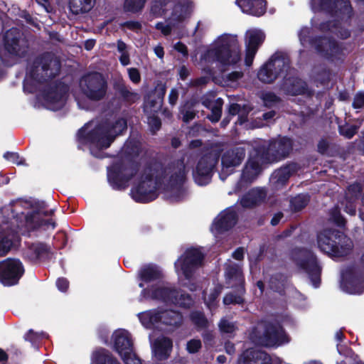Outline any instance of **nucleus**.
Masks as SVG:
<instances>
[{
    "label": "nucleus",
    "instance_id": "1",
    "mask_svg": "<svg viewBox=\"0 0 364 364\" xmlns=\"http://www.w3.org/2000/svg\"><path fill=\"white\" fill-rule=\"evenodd\" d=\"M188 171L183 160H178L165 170H149L131 190L132 198L138 203H148L156 199L161 188L172 201L182 200L187 194L184 184Z\"/></svg>",
    "mask_w": 364,
    "mask_h": 364
},
{
    "label": "nucleus",
    "instance_id": "2",
    "mask_svg": "<svg viewBox=\"0 0 364 364\" xmlns=\"http://www.w3.org/2000/svg\"><path fill=\"white\" fill-rule=\"evenodd\" d=\"M12 213L11 225H16L18 231L11 230L10 224L6 222L0 225V257L5 256L13 245L16 234L30 235L31 231L43 227L45 230H53L55 223L52 219H44L43 217L52 215L53 210L45 212L42 210L36 211L31 208L30 202L18 200L11 203Z\"/></svg>",
    "mask_w": 364,
    "mask_h": 364
},
{
    "label": "nucleus",
    "instance_id": "3",
    "mask_svg": "<svg viewBox=\"0 0 364 364\" xmlns=\"http://www.w3.org/2000/svg\"><path fill=\"white\" fill-rule=\"evenodd\" d=\"M311 10L319 14L311 19L314 28L321 32H331L341 38H347L350 32L342 26L351 16L352 8L348 0H311Z\"/></svg>",
    "mask_w": 364,
    "mask_h": 364
},
{
    "label": "nucleus",
    "instance_id": "4",
    "mask_svg": "<svg viewBox=\"0 0 364 364\" xmlns=\"http://www.w3.org/2000/svg\"><path fill=\"white\" fill-rule=\"evenodd\" d=\"M139 287L143 288L139 300H154L165 304H174L181 307H189L193 304L192 298L179 292L169 284L160 282L161 272L158 267L146 265L141 268L138 273Z\"/></svg>",
    "mask_w": 364,
    "mask_h": 364
},
{
    "label": "nucleus",
    "instance_id": "5",
    "mask_svg": "<svg viewBox=\"0 0 364 364\" xmlns=\"http://www.w3.org/2000/svg\"><path fill=\"white\" fill-rule=\"evenodd\" d=\"M124 118H114L101 123L91 121L77 133L80 144L87 145L91 154L97 158L103 157L101 151L110 146L115 138L127 129Z\"/></svg>",
    "mask_w": 364,
    "mask_h": 364
},
{
    "label": "nucleus",
    "instance_id": "6",
    "mask_svg": "<svg viewBox=\"0 0 364 364\" xmlns=\"http://www.w3.org/2000/svg\"><path fill=\"white\" fill-rule=\"evenodd\" d=\"M141 152V144L138 139H129L126 141L120 152L121 160L107 168V180L114 189L120 190L128 186L138 171L134 159Z\"/></svg>",
    "mask_w": 364,
    "mask_h": 364
},
{
    "label": "nucleus",
    "instance_id": "7",
    "mask_svg": "<svg viewBox=\"0 0 364 364\" xmlns=\"http://www.w3.org/2000/svg\"><path fill=\"white\" fill-rule=\"evenodd\" d=\"M240 60L236 36L223 34L218 37L201 57V64L215 63L221 67L234 65Z\"/></svg>",
    "mask_w": 364,
    "mask_h": 364
},
{
    "label": "nucleus",
    "instance_id": "8",
    "mask_svg": "<svg viewBox=\"0 0 364 364\" xmlns=\"http://www.w3.org/2000/svg\"><path fill=\"white\" fill-rule=\"evenodd\" d=\"M60 69V61L54 55L46 53L38 58L33 65L28 68L23 82L24 91L29 93L37 91L42 82L58 75Z\"/></svg>",
    "mask_w": 364,
    "mask_h": 364
},
{
    "label": "nucleus",
    "instance_id": "9",
    "mask_svg": "<svg viewBox=\"0 0 364 364\" xmlns=\"http://www.w3.org/2000/svg\"><path fill=\"white\" fill-rule=\"evenodd\" d=\"M310 33L311 28L306 26L299 31V38L303 47H314L322 57L331 62L343 61L346 53L341 44L326 37L314 40Z\"/></svg>",
    "mask_w": 364,
    "mask_h": 364
},
{
    "label": "nucleus",
    "instance_id": "10",
    "mask_svg": "<svg viewBox=\"0 0 364 364\" xmlns=\"http://www.w3.org/2000/svg\"><path fill=\"white\" fill-rule=\"evenodd\" d=\"M318 248L324 253L340 257L347 255L353 248L352 240L337 230H324L317 235Z\"/></svg>",
    "mask_w": 364,
    "mask_h": 364
},
{
    "label": "nucleus",
    "instance_id": "11",
    "mask_svg": "<svg viewBox=\"0 0 364 364\" xmlns=\"http://www.w3.org/2000/svg\"><path fill=\"white\" fill-rule=\"evenodd\" d=\"M27 44L22 33L16 28L8 30L3 39V46L0 48V58L5 65L11 66L15 63L17 57H21L26 51Z\"/></svg>",
    "mask_w": 364,
    "mask_h": 364
},
{
    "label": "nucleus",
    "instance_id": "12",
    "mask_svg": "<svg viewBox=\"0 0 364 364\" xmlns=\"http://www.w3.org/2000/svg\"><path fill=\"white\" fill-rule=\"evenodd\" d=\"M256 154L261 153L263 162L274 163L284 159L292 149L290 139L279 137L269 142L259 139L254 143Z\"/></svg>",
    "mask_w": 364,
    "mask_h": 364
},
{
    "label": "nucleus",
    "instance_id": "13",
    "mask_svg": "<svg viewBox=\"0 0 364 364\" xmlns=\"http://www.w3.org/2000/svg\"><path fill=\"white\" fill-rule=\"evenodd\" d=\"M138 318L146 328L162 329V326H176L182 322V315L171 309H151L138 314Z\"/></svg>",
    "mask_w": 364,
    "mask_h": 364
},
{
    "label": "nucleus",
    "instance_id": "14",
    "mask_svg": "<svg viewBox=\"0 0 364 364\" xmlns=\"http://www.w3.org/2000/svg\"><path fill=\"white\" fill-rule=\"evenodd\" d=\"M204 254L199 248H189L175 262V269L180 280L194 279L203 266Z\"/></svg>",
    "mask_w": 364,
    "mask_h": 364
},
{
    "label": "nucleus",
    "instance_id": "15",
    "mask_svg": "<svg viewBox=\"0 0 364 364\" xmlns=\"http://www.w3.org/2000/svg\"><path fill=\"white\" fill-rule=\"evenodd\" d=\"M254 341L265 346H279L289 342L288 336L279 323L261 322L251 336Z\"/></svg>",
    "mask_w": 364,
    "mask_h": 364
},
{
    "label": "nucleus",
    "instance_id": "16",
    "mask_svg": "<svg viewBox=\"0 0 364 364\" xmlns=\"http://www.w3.org/2000/svg\"><path fill=\"white\" fill-rule=\"evenodd\" d=\"M291 257L296 265L309 275L312 285L317 288L320 284L321 268L314 253L306 249H295L291 252Z\"/></svg>",
    "mask_w": 364,
    "mask_h": 364
},
{
    "label": "nucleus",
    "instance_id": "17",
    "mask_svg": "<svg viewBox=\"0 0 364 364\" xmlns=\"http://www.w3.org/2000/svg\"><path fill=\"white\" fill-rule=\"evenodd\" d=\"M82 93L90 100H102L107 92V82L102 74L90 73L84 75L80 80Z\"/></svg>",
    "mask_w": 364,
    "mask_h": 364
},
{
    "label": "nucleus",
    "instance_id": "18",
    "mask_svg": "<svg viewBox=\"0 0 364 364\" xmlns=\"http://www.w3.org/2000/svg\"><path fill=\"white\" fill-rule=\"evenodd\" d=\"M289 70V60L281 55H273L265 63L257 73L258 79L264 83H271L279 75L284 76V73Z\"/></svg>",
    "mask_w": 364,
    "mask_h": 364
},
{
    "label": "nucleus",
    "instance_id": "19",
    "mask_svg": "<svg viewBox=\"0 0 364 364\" xmlns=\"http://www.w3.org/2000/svg\"><path fill=\"white\" fill-rule=\"evenodd\" d=\"M114 350L125 364H141V360L133 350L130 334L124 329H118L112 334Z\"/></svg>",
    "mask_w": 364,
    "mask_h": 364
},
{
    "label": "nucleus",
    "instance_id": "20",
    "mask_svg": "<svg viewBox=\"0 0 364 364\" xmlns=\"http://www.w3.org/2000/svg\"><path fill=\"white\" fill-rule=\"evenodd\" d=\"M67 87L61 84L49 85L38 95V100L50 110L61 109L66 101Z\"/></svg>",
    "mask_w": 364,
    "mask_h": 364
},
{
    "label": "nucleus",
    "instance_id": "21",
    "mask_svg": "<svg viewBox=\"0 0 364 364\" xmlns=\"http://www.w3.org/2000/svg\"><path fill=\"white\" fill-rule=\"evenodd\" d=\"M225 278L227 283L230 287H236L237 294H227L223 299L225 305L231 304H241L243 302V294L245 293L244 277L240 267L236 264L229 266L225 269Z\"/></svg>",
    "mask_w": 364,
    "mask_h": 364
},
{
    "label": "nucleus",
    "instance_id": "22",
    "mask_svg": "<svg viewBox=\"0 0 364 364\" xmlns=\"http://www.w3.org/2000/svg\"><path fill=\"white\" fill-rule=\"evenodd\" d=\"M23 272L24 269L19 259L9 258L0 262V282L5 286L16 284Z\"/></svg>",
    "mask_w": 364,
    "mask_h": 364
},
{
    "label": "nucleus",
    "instance_id": "23",
    "mask_svg": "<svg viewBox=\"0 0 364 364\" xmlns=\"http://www.w3.org/2000/svg\"><path fill=\"white\" fill-rule=\"evenodd\" d=\"M267 162L261 160V153L256 154L255 146L253 145V150L250 154V158L242 171L241 179L236 186L235 192L242 189L243 183H252L262 172V166Z\"/></svg>",
    "mask_w": 364,
    "mask_h": 364
},
{
    "label": "nucleus",
    "instance_id": "24",
    "mask_svg": "<svg viewBox=\"0 0 364 364\" xmlns=\"http://www.w3.org/2000/svg\"><path fill=\"white\" fill-rule=\"evenodd\" d=\"M245 156V150L242 147H235L225 151L222 156V170L220 173L221 180L224 181L227 176L234 172Z\"/></svg>",
    "mask_w": 364,
    "mask_h": 364
},
{
    "label": "nucleus",
    "instance_id": "25",
    "mask_svg": "<svg viewBox=\"0 0 364 364\" xmlns=\"http://www.w3.org/2000/svg\"><path fill=\"white\" fill-rule=\"evenodd\" d=\"M191 9V2L188 0H183V3L178 4L174 6L168 19V23H157L155 26L156 28L161 31L164 36L168 35L176 23L181 22L188 16Z\"/></svg>",
    "mask_w": 364,
    "mask_h": 364
},
{
    "label": "nucleus",
    "instance_id": "26",
    "mask_svg": "<svg viewBox=\"0 0 364 364\" xmlns=\"http://www.w3.org/2000/svg\"><path fill=\"white\" fill-rule=\"evenodd\" d=\"M217 162L215 156L208 154L203 156L193 172L195 182L199 186H205L211 180L212 171Z\"/></svg>",
    "mask_w": 364,
    "mask_h": 364
},
{
    "label": "nucleus",
    "instance_id": "27",
    "mask_svg": "<svg viewBox=\"0 0 364 364\" xmlns=\"http://www.w3.org/2000/svg\"><path fill=\"white\" fill-rule=\"evenodd\" d=\"M265 38L264 33L259 29H250L245 34V65L247 67L252 65L255 55L258 48L262 43Z\"/></svg>",
    "mask_w": 364,
    "mask_h": 364
},
{
    "label": "nucleus",
    "instance_id": "28",
    "mask_svg": "<svg viewBox=\"0 0 364 364\" xmlns=\"http://www.w3.org/2000/svg\"><path fill=\"white\" fill-rule=\"evenodd\" d=\"M293 70L289 68V72L284 73V81L281 89L287 94L291 95H310L311 91L304 81L292 75Z\"/></svg>",
    "mask_w": 364,
    "mask_h": 364
},
{
    "label": "nucleus",
    "instance_id": "29",
    "mask_svg": "<svg viewBox=\"0 0 364 364\" xmlns=\"http://www.w3.org/2000/svg\"><path fill=\"white\" fill-rule=\"evenodd\" d=\"M237 221L235 208L231 207L221 212L215 219L211 231L214 234L221 233L232 228Z\"/></svg>",
    "mask_w": 364,
    "mask_h": 364
},
{
    "label": "nucleus",
    "instance_id": "30",
    "mask_svg": "<svg viewBox=\"0 0 364 364\" xmlns=\"http://www.w3.org/2000/svg\"><path fill=\"white\" fill-rule=\"evenodd\" d=\"M341 288L343 291L348 294H362L364 292V279L360 275L349 271H345L342 273Z\"/></svg>",
    "mask_w": 364,
    "mask_h": 364
},
{
    "label": "nucleus",
    "instance_id": "31",
    "mask_svg": "<svg viewBox=\"0 0 364 364\" xmlns=\"http://www.w3.org/2000/svg\"><path fill=\"white\" fill-rule=\"evenodd\" d=\"M299 166L296 163L289 164L274 171L272 174L269 183L274 190L282 188L287 183L289 178L297 171Z\"/></svg>",
    "mask_w": 364,
    "mask_h": 364
},
{
    "label": "nucleus",
    "instance_id": "32",
    "mask_svg": "<svg viewBox=\"0 0 364 364\" xmlns=\"http://www.w3.org/2000/svg\"><path fill=\"white\" fill-rule=\"evenodd\" d=\"M154 336L153 333L149 335L153 355L159 360L166 359L171 351L172 341L168 338L161 336L152 342Z\"/></svg>",
    "mask_w": 364,
    "mask_h": 364
},
{
    "label": "nucleus",
    "instance_id": "33",
    "mask_svg": "<svg viewBox=\"0 0 364 364\" xmlns=\"http://www.w3.org/2000/svg\"><path fill=\"white\" fill-rule=\"evenodd\" d=\"M235 4L247 14L260 16L266 11L264 0H236Z\"/></svg>",
    "mask_w": 364,
    "mask_h": 364
},
{
    "label": "nucleus",
    "instance_id": "34",
    "mask_svg": "<svg viewBox=\"0 0 364 364\" xmlns=\"http://www.w3.org/2000/svg\"><path fill=\"white\" fill-rule=\"evenodd\" d=\"M202 100L203 105L211 111L208 119L213 122H218L222 114L223 100L221 98L215 99L213 95H209L204 97Z\"/></svg>",
    "mask_w": 364,
    "mask_h": 364
},
{
    "label": "nucleus",
    "instance_id": "35",
    "mask_svg": "<svg viewBox=\"0 0 364 364\" xmlns=\"http://www.w3.org/2000/svg\"><path fill=\"white\" fill-rule=\"evenodd\" d=\"M265 197L266 193L264 189L254 188L241 198L240 203L245 208H250L260 203Z\"/></svg>",
    "mask_w": 364,
    "mask_h": 364
},
{
    "label": "nucleus",
    "instance_id": "36",
    "mask_svg": "<svg viewBox=\"0 0 364 364\" xmlns=\"http://www.w3.org/2000/svg\"><path fill=\"white\" fill-rule=\"evenodd\" d=\"M95 1L96 0H68V8L73 14H85L94 8Z\"/></svg>",
    "mask_w": 364,
    "mask_h": 364
},
{
    "label": "nucleus",
    "instance_id": "37",
    "mask_svg": "<svg viewBox=\"0 0 364 364\" xmlns=\"http://www.w3.org/2000/svg\"><path fill=\"white\" fill-rule=\"evenodd\" d=\"M48 253V247L43 243H34L28 247L25 255L31 261L43 259Z\"/></svg>",
    "mask_w": 364,
    "mask_h": 364
},
{
    "label": "nucleus",
    "instance_id": "38",
    "mask_svg": "<svg viewBox=\"0 0 364 364\" xmlns=\"http://www.w3.org/2000/svg\"><path fill=\"white\" fill-rule=\"evenodd\" d=\"M92 364H120L110 353L105 349L95 351L92 356Z\"/></svg>",
    "mask_w": 364,
    "mask_h": 364
},
{
    "label": "nucleus",
    "instance_id": "39",
    "mask_svg": "<svg viewBox=\"0 0 364 364\" xmlns=\"http://www.w3.org/2000/svg\"><path fill=\"white\" fill-rule=\"evenodd\" d=\"M147 0H124V10L132 14L141 12Z\"/></svg>",
    "mask_w": 364,
    "mask_h": 364
},
{
    "label": "nucleus",
    "instance_id": "40",
    "mask_svg": "<svg viewBox=\"0 0 364 364\" xmlns=\"http://www.w3.org/2000/svg\"><path fill=\"white\" fill-rule=\"evenodd\" d=\"M287 282V278L284 275L277 274L270 279L269 286L274 291L282 293Z\"/></svg>",
    "mask_w": 364,
    "mask_h": 364
},
{
    "label": "nucleus",
    "instance_id": "41",
    "mask_svg": "<svg viewBox=\"0 0 364 364\" xmlns=\"http://www.w3.org/2000/svg\"><path fill=\"white\" fill-rule=\"evenodd\" d=\"M309 196L304 194H300L291 200V207L294 211H299L304 208L309 203Z\"/></svg>",
    "mask_w": 364,
    "mask_h": 364
},
{
    "label": "nucleus",
    "instance_id": "42",
    "mask_svg": "<svg viewBox=\"0 0 364 364\" xmlns=\"http://www.w3.org/2000/svg\"><path fill=\"white\" fill-rule=\"evenodd\" d=\"M170 0H154L151 7V13L154 17L161 16L165 11V6Z\"/></svg>",
    "mask_w": 364,
    "mask_h": 364
},
{
    "label": "nucleus",
    "instance_id": "43",
    "mask_svg": "<svg viewBox=\"0 0 364 364\" xmlns=\"http://www.w3.org/2000/svg\"><path fill=\"white\" fill-rule=\"evenodd\" d=\"M222 291V287L220 286H217L214 288V289L210 292L208 297L206 296V294L204 295V300L208 306V307L211 309L215 305V300L220 295Z\"/></svg>",
    "mask_w": 364,
    "mask_h": 364
},
{
    "label": "nucleus",
    "instance_id": "44",
    "mask_svg": "<svg viewBox=\"0 0 364 364\" xmlns=\"http://www.w3.org/2000/svg\"><path fill=\"white\" fill-rule=\"evenodd\" d=\"M218 327L221 333L228 334L234 333L237 329L235 324L225 318L220 320Z\"/></svg>",
    "mask_w": 364,
    "mask_h": 364
},
{
    "label": "nucleus",
    "instance_id": "45",
    "mask_svg": "<svg viewBox=\"0 0 364 364\" xmlns=\"http://www.w3.org/2000/svg\"><path fill=\"white\" fill-rule=\"evenodd\" d=\"M192 322L199 328H205L208 321L203 314L200 311H194L191 314Z\"/></svg>",
    "mask_w": 364,
    "mask_h": 364
},
{
    "label": "nucleus",
    "instance_id": "46",
    "mask_svg": "<svg viewBox=\"0 0 364 364\" xmlns=\"http://www.w3.org/2000/svg\"><path fill=\"white\" fill-rule=\"evenodd\" d=\"M242 77V73L240 71H233L223 76L224 86H232L239 79Z\"/></svg>",
    "mask_w": 364,
    "mask_h": 364
},
{
    "label": "nucleus",
    "instance_id": "47",
    "mask_svg": "<svg viewBox=\"0 0 364 364\" xmlns=\"http://www.w3.org/2000/svg\"><path fill=\"white\" fill-rule=\"evenodd\" d=\"M228 112L231 116L239 114L238 123L240 124H243L247 120L246 116H245L243 114H241L242 109L240 105L238 104L230 105L228 109Z\"/></svg>",
    "mask_w": 364,
    "mask_h": 364
},
{
    "label": "nucleus",
    "instance_id": "48",
    "mask_svg": "<svg viewBox=\"0 0 364 364\" xmlns=\"http://www.w3.org/2000/svg\"><path fill=\"white\" fill-rule=\"evenodd\" d=\"M330 220L339 227H343L345 225V220L341 215L340 211L337 207H335L331 210Z\"/></svg>",
    "mask_w": 364,
    "mask_h": 364
},
{
    "label": "nucleus",
    "instance_id": "49",
    "mask_svg": "<svg viewBox=\"0 0 364 364\" xmlns=\"http://www.w3.org/2000/svg\"><path fill=\"white\" fill-rule=\"evenodd\" d=\"M47 335L44 332H34L33 330H29L25 335V340L28 341L34 345L38 340L46 338Z\"/></svg>",
    "mask_w": 364,
    "mask_h": 364
},
{
    "label": "nucleus",
    "instance_id": "50",
    "mask_svg": "<svg viewBox=\"0 0 364 364\" xmlns=\"http://www.w3.org/2000/svg\"><path fill=\"white\" fill-rule=\"evenodd\" d=\"M361 192V186L359 183H353L348 186L346 197L350 200H355Z\"/></svg>",
    "mask_w": 364,
    "mask_h": 364
},
{
    "label": "nucleus",
    "instance_id": "51",
    "mask_svg": "<svg viewBox=\"0 0 364 364\" xmlns=\"http://www.w3.org/2000/svg\"><path fill=\"white\" fill-rule=\"evenodd\" d=\"M356 127L353 125L340 126V134L348 139L352 138L356 133Z\"/></svg>",
    "mask_w": 364,
    "mask_h": 364
},
{
    "label": "nucleus",
    "instance_id": "52",
    "mask_svg": "<svg viewBox=\"0 0 364 364\" xmlns=\"http://www.w3.org/2000/svg\"><path fill=\"white\" fill-rule=\"evenodd\" d=\"M201 348V341L198 339H192L187 343L186 350L189 353H195Z\"/></svg>",
    "mask_w": 364,
    "mask_h": 364
},
{
    "label": "nucleus",
    "instance_id": "53",
    "mask_svg": "<svg viewBox=\"0 0 364 364\" xmlns=\"http://www.w3.org/2000/svg\"><path fill=\"white\" fill-rule=\"evenodd\" d=\"M262 100L265 106L270 107L278 102L279 98L272 92H265L262 94Z\"/></svg>",
    "mask_w": 364,
    "mask_h": 364
},
{
    "label": "nucleus",
    "instance_id": "54",
    "mask_svg": "<svg viewBox=\"0 0 364 364\" xmlns=\"http://www.w3.org/2000/svg\"><path fill=\"white\" fill-rule=\"evenodd\" d=\"M127 72L129 77L133 83H139V82L141 81V75L138 69L135 68H128Z\"/></svg>",
    "mask_w": 364,
    "mask_h": 364
},
{
    "label": "nucleus",
    "instance_id": "55",
    "mask_svg": "<svg viewBox=\"0 0 364 364\" xmlns=\"http://www.w3.org/2000/svg\"><path fill=\"white\" fill-rule=\"evenodd\" d=\"M203 70L208 76H203V77L196 79L193 82L194 85L198 86V85L206 84L209 80V77L213 75V72L210 68H206L204 67V68H203Z\"/></svg>",
    "mask_w": 364,
    "mask_h": 364
},
{
    "label": "nucleus",
    "instance_id": "56",
    "mask_svg": "<svg viewBox=\"0 0 364 364\" xmlns=\"http://www.w3.org/2000/svg\"><path fill=\"white\" fill-rule=\"evenodd\" d=\"M353 106L355 109L361 108L364 106V92H359L355 95Z\"/></svg>",
    "mask_w": 364,
    "mask_h": 364
},
{
    "label": "nucleus",
    "instance_id": "57",
    "mask_svg": "<svg viewBox=\"0 0 364 364\" xmlns=\"http://www.w3.org/2000/svg\"><path fill=\"white\" fill-rule=\"evenodd\" d=\"M181 113L183 114V120L185 122H188L195 117V111L192 109H186L185 107L181 108Z\"/></svg>",
    "mask_w": 364,
    "mask_h": 364
},
{
    "label": "nucleus",
    "instance_id": "58",
    "mask_svg": "<svg viewBox=\"0 0 364 364\" xmlns=\"http://www.w3.org/2000/svg\"><path fill=\"white\" fill-rule=\"evenodd\" d=\"M148 124H149L151 130L155 132L161 127V120L157 117H149L148 118Z\"/></svg>",
    "mask_w": 364,
    "mask_h": 364
},
{
    "label": "nucleus",
    "instance_id": "59",
    "mask_svg": "<svg viewBox=\"0 0 364 364\" xmlns=\"http://www.w3.org/2000/svg\"><path fill=\"white\" fill-rule=\"evenodd\" d=\"M4 158L8 161L13 162L14 164H21V160H20L18 154L15 152H6L4 154Z\"/></svg>",
    "mask_w": 364,
    "mask_h": 364
},
{
    "label": "nucleus",
    "instance_id": "60",
    "mask_svg": "<svg viewBox=\"0 0 364 364\" xmlns=\"http://www.w3.org/2000/svg\"><path fill=\"white\" fill-rule=\"evenodd\" d=\"M58 289L61 291H65L69 286L68 281L65 278H59L56 282Z\"/></svg>",
    "mask_w": 364,
    "mask_h": 364
},
{
    "label": "nucleus",
    "instance_id": "61",
    "mask_svg": "<svg viewBox=\"0 0 364 364\" xmlns=\"http://www.w3.org/2000/svg\"><path fill=\"white\" fill-rule=\"evenodd\" d=\"M178 97V90L175 88L172 89L168 95L169 103L172 105H174L177 102Z\"/></svg>",
    "mask_w": 364,
    "mask_h": 364
},
{
    "label": "nucleus",
    "instance_id": "62",
    "mask_svg": "<svg viewBox=\"0 0 364 364\" xmlns=\"http://www.w3.org/2000/svg\"><path fill=\"white\" fill-rule=\"evenodd\" d=\"M119 62L123 66H126L130 63L129 51L120 53Z\"/></svg>",
    "mask_w": 364,
    "mask_h": 364
},
{
    "label": "nucleus",
    "instance_id": "63",
    "mask_svg": "<svg viewBox=\"0 0 364 364\" xmlns=\"http://www.w3.org/2000/svg\"><path fill=\"white\" fill-rule=\"evenodd\" d=\"M328 148V142L322 139L318 142V150L321 154H325Z\"/></svg>",
    "mask_w": 364,
    "mask_h": 364
},
{
    "label": "nucleus",
    "instance_id": "64",
    "mask_svg": "<svg viewBox=\"0 0 364 364\" xmlns=\"http://www.w3.org/2000/svg\"><path fill=\"white\" fill-rule=\"evenodd\" d=\"M174 48L179 53H182L183 55H188V50L186 46L181 43V42H178L174 45Z\"/></svg>",
    "mask_w": 364,
    "mask_h": 364
}]
</instances>
